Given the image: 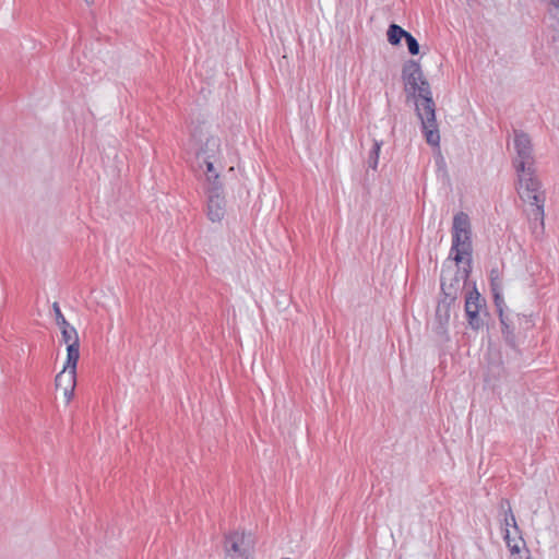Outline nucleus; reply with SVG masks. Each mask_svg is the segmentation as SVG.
Instances as JSON below:
<instances>
[{
	"label": "nucleus",
	"instance_id": "obj_19",
	"mask_svg": "<svg viewBox=\"0 0 559 559\" xmlns=\"http://www.w3.org/2000/svg\"><path fill=\"white\" fill-rule=\"evenodd\" d=\"M381 145H382V141H377V140L373 141V145L369 152V156H368V160H367L368 166L371 169H377Z\"/></svg>",
	"mask_w": 559,
	"mask_h": 559
},
{
	"label": "nucleus",
	"instance_id": "obj_6",
	"mask_svg": "<svg viewBox=\"0 0 559 559\" xmlns=\"http://www.w3.org/2000/svg\"><path fill=\"white\" fill-rule=\"evenodd\" d=\"M513 146L516 153L513 159L515 170H524V167L534 166L533 145L527 133L514 130Z\"/></svg>",
	"mask_w": 559,
	"mask_h": 559
},
{
	"label": "nucleus",
	"instance_id": "obj_18",
	"mask_svg": "<svg viewBox=\"0 0 559 559\" xmlns=\"http://www.w3.org/2000/svg\"><path fill=\"white\" fill-rule=\"evenodd\" d=\"M501 509L504 510V526L508 530L509 526H513L518 531L516 520L511 510L510 503L508 500H501Z\"/></svg>",
	"mask_w": 559,
	"mask_h": 559
},
{
	"label": "nucleus",
	"instance_id": "obj_21",
	"mask_svg": "<svg viewBox=\"0 0 559 559\" xmlns=\"http://www.w3.org/2000/svg\"><path fill=\"white\" fill-rule=\"evenodd\" d=\"M405 41H406V46H407L408 52L412 56H416V55L419 53V50H420L419 43L411 33H408L406 35Z\"/></svg>",
	"mask_w": 559,
	"mask_h": 559
},
{
	"label": "nucleus",
	"instance_id": "obj_16",
	"mask_svg": "<svg viewBox=\"0 0 559 559\" xmlns=\"http://www.w3.org/2000/svg\"><path fill=\"white\" fill-rule=\"evenodd\" d=\"M80 358V344H71L67 346V360L64 369L76 370V365Z\"/></svg>",
	"mask_w": 559,
	"mask_h": 559
},
{
	"label": "nucleus",
	"instance_id": "obj_1",
	"mask_svg": "<svg viewBox=\"0 0 559 559\" xmlns=\"http://www.w3.org/2000/svg\"><path fill=\"white\" fill-rule=\"evenodd\" d=\"M402 79L405 92L416 100V114L421 122L423 133L428 144L438 146L440 134L436 120V105L429 82L424 78L420 64L416 60H408L403 64Z\"/></svg>",
	"mask_w": 559,
	"mask_h": 559
},
{
	"label": "nucleus",
	"instance_id": "obj_5",
	"mask_svg": "<svg viewBox=\"0 0 559 559\" xmlns=\"http://www.w3.org/2000/svg\"><path fill=\"white\" fill-rule=\"evenodd\" d=\"M254 542L251 534L233 531L224 538V559H252Z\"/></svg>",
	"mask_w": 559,
	"mask_h": 559
},
{
	"label": "nucleus",
	"instance_id": "obj_2",
	"mask_svg": "<svg viewBox=\"0 0 559 559\" xmlns=\"http://www.w3.org/2000/svg\"><path fill=\"white\" fill-rule=\"evenodd\" d=\"M519 180L518 193L532 209L528 212L531 227L534 234L544 231V205L545 193L542 190V182L535 175L534 166L524 167V170H515Z\"/></svg>",
	"mask_w": 559,
	"mask_h": 559
},
{
	"label": "nucleus",
	"instance_id": "obj_11",
	"mask_svg": "<svg viewBox=\"0 0 559 559\" xmlns=\"http://www.w3.org/2000/svg\"><path fill=\"white\" fill-rule=\"evenodd\" d=\"M221 164L218 162H206L203 168H200L205 176V191L213 190L217 187V191L224 190L219 175Z\"/></svg>",
	"mask_w": 559,
	"mask_h": 559
},
{
	"label": "nucleus",
	"instance_id": "obj_17",
	"mask_svg": "<svg viewBox=\"0 0 559 559\" xmlns=\"http://www.w3.org/2000/svg\"><path fill=\"white\" fill-rule=\"evenodd\" d=\"M62 341L70 346L71 344H80L79 334L74 326L71 324L60 329Z\"/></svg>",
	"mask_w": 559,
	"mask_h": 559
},
{
	"label": "nucleus",
	"instance_id": "obj_23",
	"mask_svg": "<svg viewBox=\"0 0 559 559\" xmlns=\"http://www.w3.org/2000/svg\"><path fill=\"white\" fill-rule=\"evenodd\" d=\"M509 535H510L509 530H506V536H504V538L507 539V544H508V546H509V548H510L511 552H512V554H514V552H519V551H520V547H519V545H518V544L511 545V544H510V540H509Z\"/></svg>",
	"mask_w": 559,
	"mask_h": 559
},
{
	"label": "nucleus",
	"instance_id": "obj_24",
	"mask_svg": "<svg viewBox=\"0 0 559 559\" xmlns=\"http://www.w3.org/2000/svg\"><path fill=\"white\" fill-rule=\"evenodd\" d=\"M490 286H491V292L492 293H493L495 288H500L502 290L501 283L498 281V278H493L492 276H491Z\"/></svg>",
	"mask_w": 559,
	"mask_h": 559
},
{
	"label": "nucleus",
	"instance_id": "obj_9",
	"mask_svg": "<svg viewBox=\"0 0 559 559\" xmlns=\"http://www.w3.org/2000/svg\"><path fill=\"white\" fill-rule=\"evenodd\" d=\"M221 154V140L217 136L211 135L206 138L201 148L197 154V160L200 168L206 162H218Z\"/></svg>",
	"mask_w": 559,
	"mask_h": 559
},
{
	"label": "nucleus",
	"instance_id": "obj_20",
	"mask_svg": "<svg viewBox=\"0 0 559 559\" xmlns=\"http://www.w3.org/2000/svg\"><path fill=\"white\" fill-rule=\"evenodd\" d=\"M479 312L480 310H468L465 312L469 326L475 331L483 326V320L479 317Z\"/></svg>",
	"mask_w": 559,
	"mask_h": 559
},
{
	"label": "nucleus",
	"instance_id": "obj_10",
	"mask_svg": "<svg viewBox=\"0 0 559 559\" xmlns=\"http://www.w3.org/2000/svg\"><path fill=\"white\" fill-rule=\"evenodd\" d=\"M76 382V370L64 369L56 376L55 384L57 389L63 391L67 402L73 397Z\"/></svg>",
	"mask_w": 559,
	"mask_h": 559
},
{
	"label": "nucleus",
	"instance_id": "obj_15",
	"mask_svg": "<svg viewBox=\"0 0 559 559\" xmlns=\"http://www.w3.org/2000/svg\"><path fill=\"white\" fill-rule=\"evenodd\" d=\"M408 32H406L400 25L392 23L389 25L386 32L388 41L392 46H399L401 44L402 38H405Z\"/></svg>",
	"mask_w": 559,
	"mask_h": 559
},
{
	"label": "nucleus",
	"instance_id": "obj_8",
	"mask_svg": "<svg viewBox=\"0 0 559 559\" xmlns=\"http://www.w3.org/2000/svg\"><path fill=\"white\" fill-rule=\"evenodd\" d=\"M207 217L213 223L221 222L225 216V194L224 190L217 191V187L207 190Z\"/></svg>",
	"mask_w": 559,
	"mask_h": 559
},
{
	"label": "nucleus",
	"instance_id": "obj_3",
	"mask_svg": "<svg viewBox=\"0 0 559 559\" xmlns=\"http://www.w3.org/2000/svg\"><path fill=\"white\" fill-rule=\"evenodd\" d=\"M451 253H454L453 260L457 264L463 262L465 255L468 257L467 265L469 266L472 255L471 223L468 215L464 212H460L453 217Z\"/></svg>",
	"mask_w": 559,
	"mask_h": 559
},
{
	"label": "nucleus",
	"instance_id": "obj_13",
	"mask_svg": "<svg viewBox=\"0 0 559 559\" xmlns=\"http://www.w3.org/2000/svg\"><path fill=\"white\" fill-rule=\"evenodd\" d=\"M503 374L504 367L500 361L490 362L485 373V382L491 388H495L497 385V382L503 377Z\"/></svg>",
	"mask_w": 559,
	"mask_h": 559
},
{
	"label": "nucleus",
	"instance_id": "obj_4",
	"mask_svg": "<svg viewBox=\"0 0 559 559\" xmlns=\"http://www.w3.org/2000/svg\"><path fill=\"white\" fill-rule=\"evenodd\" d=\"M471 272V265L460 267L456 262L454 265H443L440 275L441 296L450 301H456L462 288L464 287Z\"/></svg>",
	"mask_w": 559,
	"mask_h": 559
},
{
	"label": "nucleus",
	"instance_id": "obj_25",
	"mask_svg": "<svg viewBox=\"0 0 559 559\" xmlns=\"http://www.w3.org/2000/svg\"><path fill=\"white\" fill-rule=\"evenodd\" d=\"M85 2H86L87 4H92V3H94V0H85Z\"/></svg>",
	"mask_w": 559,
	"mask_h": 559
},
{
	"label": "nucleus",
	"instance_id": "obj_12",
	"mask_svg": "<svg viewBox=\"0 0 559 559\" xmlns=\"http://www.w3.org/2000/svg\"><path fill=\"white\" fill-rule=\"evenodd\" d=\"M455 301H450L447 297L442 296L436 309V319L438 320V333L445 332V325L450 320V308Z\"/></svg>",
	"mask_w": 559,
	"mask_h": 559
},
{
	"label": "nucleus",
	"instance_id": "obj_7",
	"mask_svg": "<svg viewBox=\"0 0 559 559\" xmlns=\"http://www.w3.org/2000/svg\"><path fill=\"white\" fill-rule=\"evenodd\" d=\"M492 296H493L495 306L499 313V319H500V323L502 326V334H503L504 341L509 346H511L512 348H515L516 343H515L514 328H513L512 322L509 319V317L507 314H504L506 302L502 297L501 289L495 288Z\"/></svg>",
	"mask_w": 559,
	"mask_h": 559
},
{
	"label": "nucleus",
	"instance_id": "obj_26",
	"mask_svg": "<svg viewBox=\"0 0 559 559\" xmlns=\"http://www.w3.org/2000/svg\"><path fill=\"white\" fill-rule=\"evenodd\" d=\"M554 4H558L559 0H550Z\"/></svg>",
	"mask_w": 559,
	"mask_h": 559
},
{
	"label": "nucleus",
	"instance_id": "obj_14",
	"mask_svg": "<svg viewBox=\"0 0 559 559\" xmlns=\"http://www.w3.org/2000/svg\"><path fill=\"white\" fill-rule=\"evenodd\" d=\"M486 306V300L478 293L476 285L474 284L473 289L468 292L465 297V312L468 310H480Z\"/></svg>",
	"mask_w": 559,
	"mask_h": 559
},
{
	"label": "nucleus",
	"instance_id": "obj_22",
	"mask_svg": "<svg viewBox=\"0 0 559 559\" xmlns=\"http://www.w3.org/2000/svg\"><path fill=\"white\" fill-rule=\"evenodd\" d=\"M52 310L55 313L56 324L59 326V329L70 325V323L63 317L58 302L52 304Z\"/></svg>",
	"mask_w": 559,
	"mask_h": 559
}]
</instances>
